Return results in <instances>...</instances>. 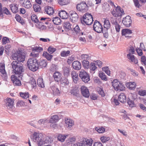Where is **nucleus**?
<instances>
[{
  "instance_id": "obj_9",
  "label": "nucleus",
  "mask_w": 146,
  "mask_h": 146,
  "mask_svg": "<svg viewBox=\"0 0 146 146\" xmlns=\"http://www.w3.org/2000/svg\"><path fill=\"white\" fill-rule=\"evenodd\" d=\"M122 22L126 27H129L131 26L132 23L131 17L129 15L126 16L123 18Z\"/></svg>"
},
{
  "instance_id": "obj_38",
  "label": "nucleus",
  "mask_w": 146,
  "mask_h": 146,
  "mask_svg": "<svg viewBox=\"0 0 146 146\" xmlns=\"http://www.w3.org/2000/svg\"><path fill=\"white\" fill-rule=\"evenodd\" d=\"M127 102L129 106L133 107L134 106V102L133 100H131L129 98H128L127 99Z\"/></svg>"
},
{
  "instance_id": "obj_31",
  "label": "nucleus",
  "mask_w": 146,
  "mask_h": 146,
  "mask_svg": "<svg viewBox=\"0 0 146 146\" xmlns=\"http://www.w3.org/2000/svg\"><path fill=\"white\" fill-rule=\"evenodd\" d=\"M64 75L65 77H68L70 74V69L69 67H65L64 69Z\"/></svg>"
},
{
  "instance_id": "obj_7",
  "label": "nucleus",
  "mask_w": 146,
  "mask_h": 146,
  "mask_svg": "<svg viewBox=\"0 0 146 146\" xmlns=\"http://www.w3.org/2000/svg\"><path fill=\"white\" fill-rule=\"evenodd\" d=\"M93 30L98 33H103V28L100 22L97 20H95L93 25Z\"/></svg>"
},
{
  "instance_id": "obj_13",
  "label": "nucleus",
  "mask_w": 146,
  "mask_h": 146,
  "mask_svg": "<svg viewBox=\"0 0 146 146\" xmlns=\"http://www.w3.org/2000/svg\"><path fill=\"white\" fill-rule=\"evenodd\" d=\"M132 33V31L128 29H123L121 31V34L122 36H125L126 38H131V36H127V35H129Z\"/></svg>"
},
{
  "instance_id": "obj_54",
  "label": "nucleus",
  "mask_w": 146,
  "mask_h": 146,
  "mask_svg": "<svg viewBox=\"0 0 146 146\" xmlns=\"http://www.w3.org/2000/svg\"><path fill=\"white\" fill-rule=\"evenodd\" d=\"M90 70L92 71H94L96 69L97 67L96 66V64L94 62H91L90 65Z\"/></svg>"
},
{
  "instance_id": "obj_57",
  "label": "nucleus",
  "mask_w": 146,
  "mask_h": 146,
  "mask_svg": "<svg viewBox=\"0 0 146 146\" xmlns=\"http://www.w3.org/2000/svg\"><path fill=\"white\" fill-rule=\"evenodd\" d=\"M104 4L105 5L103 8L105 9V11H107L109 10L110 9L109 4L107 3H104Z\"/></svg>"
},
{
  "instance_id": "obj_24",
  "label": "nucleus",
  "mask_w": 146,
  "mask_h": 146,
  "mask_svg": "<svg viewBox=\"0 0 146 146\" xmlns=\"http://www.w3.org/2000/svg\"><path fill=\"white\" fill-rule=\"evenodd\" d=\"M67 77H64L62 78L60 80V84L62 86H64L68 85L69 82Z\"/></svg>"
},
{
  "instance_id": "obj_41",
  "label": "nucleus",
  "mask_w": 146,
  "mask_h": 146,
  "mask_svg": "<svg viewBox=\"0 0 146 146\" xmlns=\"http://www.w3.org/2000/svg\"><path fill=\"white\" fill-rule=\"evenodd\" d=\"M34 11L35 12H39L40 11L41 9L40 6L38 5L34 4L33 7Z\"/></svg>"
},
{
  "instance_id": "obj_55",
  "label": "nucleus",
  "mask_w": 146,
  "mask_h": 146,
  "mask_svg": "<svg viewBox=\"0 0 146 146\" xmlns=\"http://www.w3.org/2000/svg\"><path fill=\"white\" fill-rule=\"evenodd\" d=\"M110 137L103 136L101 137L100 139L103 143H105L110 139Z\"/></svg>"
},
{
  "instance_id": "obj_47",
  "label": "nucleus",
  "mask_w": 146,
  "mask_h": 146,
  "mask_svg": "<svg viewBox=\"0 0 146 146\" xmlns=\"http://www.w3.org/2000/svg\"><path fill=\"white\" fill-rule=\"evenodd\" d=\"M71 94L77 97L79 95V91L77 89H74L71 90Z\"/></svg>"
},
{
  "instance_id": "obj_42",
  "label": "nucleus",
  "mask_w": 146,
  "mask_h": 146,
  "mask_svg": "<svg viewBox=\"0 0 146 146\" xmlns=\"http://www.w3.org/2000/svg\"><path fill=\"white\" fill-rule=\"evenodd\" d=\"M30 83L31 85H32V87L34 88H36V82L35 80L33 77L31 78Z\"/></svg>"
},
{
  "instance_id": "obj_11",
  "label": "nucleus",
  "mask_w": 146,
  "mask_h": 146,
  "mask_svg": "<svg viewBox=\"0 0 146 146\" xmlns=\"http://www.w3.org/2000/svg\"><path fill=\"white\" fill-rule=\"evenodd\" d=\"M81 93L82 96L86 98H88L90 96V93L88 88L84 86H82L80 88Z\"/></svg>"
},
{
  "instance_id": "obj_22",
  "label": "nucleus",
  "mask_w": 146,
  "mask_h": 146,
  "mask_svg": "<svg viewBox=\"0 0 146 146\" xmlns=\"http://www.w3.org/2000/svg\"><path fill=\"white\" fill-rule=\"evenodd\" d=\"M13 13H17L18 10V5L17 4H11L9 5Z\"/></svg>"
},
{
  "instance_id": "obj_40",
  "label": "nucleus",
  "mask_w": 146,
  "mask_h": 146,
  "mask_svg": "<svg viewBox=\"0 0 146 146\" xmlns=\"http://www.w3.org/2000/svg\"><path fill=\"white\" fill-rule=\"evenodd\" d=\"M99 76L103 80L107 81L108 80L106 76L105 73L102 72H100L99 73Z\"/></svg>"
},
{
  "instance_id": "obj_50",
  "label": "nucleus",
  "mask_w": 146,
  "mask_h": 146,
  "mask_svg": "<svg viewBox=\"0 0 146 146\" xmlns=\"http://www.w3.org/2000/svg\"><path fill=\"white\" fill-rule=\"evenodd\" d=\"M2 44H5L6 43L10 42L9 39L7 37H4L3 38L2 40Z\"/></svg>"
},
{
  "instance_id": "obj_19",
  "label": "nucleus",
  "mask_w": 146,
  "mask_h": 146,
  "mask_svg": "<svg viewBox=\"0 0 146 146\" xmlns=\"http://www.w3.org/2000/svg\"><path fill=\"white\" fill-rule=\"evenodd\" d=\"M61 74L58 72H56L54 73L53 77L55 81L57 82L61 80Z\"/></svg>"
},
{
  "instance_id": "obj_12",
  "label": "nucleus",
  "mask_w": 146,
  "mask_h": 146,
  "mask_svg": "<svg viewBox=\"0 0 146 146\" xmlns=\"http://www.w3.org/2000/svg\"><path fill=\"white\" fill-rule=\"evenodd\" d=\"M11 79L15 86H19L21 85V81L15 75H12L11 76Z\"/></svg>"
},
{
  "instance_id": "obj_25",
  "label": "nucleus",
  "mask_w": 146,
  "mask_h": 146,
  "mask_svg": "<svg viewBox=\"0 0 146 146\" xmlns=\"http://www.w3.org/2000/svg\"><path fill=\"white\" fill-rule=\"evenodd\" d=\"M22 3V6L27 8H29L32 6L31 2L29 0H24Z\"/></svg>"
},
{
  "instance_id": "obj_3",
  "label": "nucleus",
  "mask_w": 146,
  "mask_h": 146,
  "mask_svg": "<svg viewBox=\"0 0 146 146\" xmlns=\"http://www.w3.org/2000/svg\"><path fill=\"white\" fill-rule=\"evenodd\" d=\"M38 60L35 58H29L27 62L28 68L33 71H35L38 69Z\"/></svg>"
},
{
  "instance_id": "obj_63",
  "label": "nucleus",
  "mask_w": 146,
  "mask_h": 146,
  "mask_svg": "<svg viewBox=\"0 0 146 146\" xmlns=\"http://www.w3.org/2000/svg\"><path fill=\"white\" fill-rule=\"evenodd\" d=\"M66 123L68 125V127H71L74 125V123L72 120H70L69 121H67Z\"/></svg>"
},
{
  "instance_id": "obj_27",
  "label": "nucleus",
  "mask_w": 146,
  "mask_h": 146,
  "mask_svg": "<svg viewBox=\"0 0 146 146\" xmlns=\"http://www.w3.org/2000/svg\"><path fill=\"white\" fill-rule=\"evenodd\" d=\"M126 85L127 87L131 90L135 89L136 86V84L134 82L127 83Z\"/></svg>"
},
{
  "instance_id": "obj_37",
  "label": "nucleus",
  "mask_w": 146,
  "mask_h": 146,
  "mask_svg": "<svg viewBox=\"0 0 146 146\" xmlns=\"http://www.w3.org/2000/svg\"><path fill=\"white\" fill-rule=\"evenodd\" d=\"M58 4L61 5H67L69 3V0H58Z\"/></svg>"
},
{
  "instance_id": "obj_4",
  "label": "nucleus",
  "mask_w": 146,
  "mask_h": 146,
  "mask_svg": "<svg viewBox=\"0 0 146 146\" xmlns=\"http://www.w3.org/2000/svg\"><path fill=\"white\" fill-rule=\"evenodd\" d=\"M110 26L109 21L106 19L104 22V28L103 30V37L107 39L108 38V30L110 28Z\"/></svg>"
},
{
  "instance_id": "obj_49",
  "label": "nucleus",
  "mask_w": 146,
  "mask_h": 146,
  "mask_svg": "<svg viewBox=\"0 0 146 146\" xmlns=\"http://www.w3.org/2000/svg\"><path fill=\"white\" fill-rule=\"evenodd\" d=\"M56 50V48H54L51 46H49L47 49V50L48 52L50 54H52Z\"/></svg>"
},
{
  "instance_id": "obj_60",
  "label": "nucleus",
  "mask_w": 146,
  "mask_h": 146,
  "mask_svg": "<svg viewBox=\"0 0 146 146\" xmlns=\"http://www.w3.org/2000/svg\"><path fill=\"white\" fill-rule=\"evenodd\" d=\"M135 50L138 54L139 56H141L143 54V53L142 50L141 49H140L139 48H137Z\"/></svg>"
},
{
  "instance_id": "obj_26",
  "label": "nucleus",
  "mask_w": 146,
  "mask_h": 146,
  "mask_svg": "<svg viewBox=\"0 0 146 146\" xmlns=\"http://www.w3.org/2000/svg\"><path fill=\"white\" fill-rule=\"evenodd\" d=\"M42 55L48 61L51 60L53 57V55H51L50 54H49L46 51H44L43 52Z\"/></svg>"
},
{
  "instance_id": "obj_53",
  "label": "nucleus",
  "mask_w": 146,
  "mask_h": 146,
  "mask_svg": "<svg viewBox=\"0 0 146 146\" xmlns=\"http://www.w3.org/2000/svg\"><path fill=\"white\" fill-rule=\"evenodd\" d=\"M119 82L117 79H114L113 81L111 82V84L115 90L116 88V86L118 85V83Z\"/></svg>"
},
{
  "instance_id": "obj_23",
  "label": "nucleus",
  "mask_w": 146,
  "mask_h": 146,
  "mask_svg": "<svg viewBox=\"0 0 146 146\" xmlns=\"http://www.w3.org/2000/svg\"><path fill=\"white\" fill-rule=\"evenodd\" d=\"M71 75L74 82L76 83L79 79L78 73L74 71H72L71 73Z\"/></svg>"
},
{
  "instance_id": "obj_62",
  "label": "nucleus",
  "mask_w": 146,
  "mask_h": 146,
  "mask_svg": "<svg viewBox=\"0 0 146 146\" xmlns=\"http://www.w3.org/2000/svg\"><path fill=\"white\" fill-rule=\"evenodd\" d=\"M60 92L59 90L57 88L54 91L53 93V94L54 96L58 95L59 96L60 94Z\"/></svg>"
},
{
  "instance_id": "obj_16",
  "label": "nucleus",
  "mask_w": 146,
  "mask_h": 146,
  "mask_svg": "<svg viewBox=\"0 0 146 146\" xmlns=\"http://www.w3.org/2000/svg\"><path fill=\"white\" fill-rule=\"evenodd\" d=\"M58 14L60 17L62 19H67L68 17V14L64 10H62L59 11Z\"/></svg>"
},
{
  "instance_id": "obj_64",
  "label": "nucleus",
  "mask_w": 146,
  "mask_h": 146,
  "mask_svg": "<svg viewBox=\"0 0 146 146\" xmlns=\"http://www.w3.org/2000/svg\"><path fill=\"white\" fill-rule=\"evenodd\" d=\"M139 93L140 95L144 96L146 95V90H142L141 91H139Z\"/></svg>"
},
{
  "instance_id": "obj_43",
  "label": "nucleus",
  "mask_w": 146,
  "mask_h": 146,
  "mask_svg": "<svg viewBox=\"0 0 146 146\" xmlns=\"http://www.w3.org/2000/svg\"><path fill=\"white\" fill-rule=\"evenodd\" d=\"M16 21L18 22H19L22 25L24 24V22L23 21V20L21 16L18 14H16L15 17Z\"/></svg>"
},
{
  "instance_id": "obj_45",
  "label": "nucleus",
  "mask_w": 146,
  "mask_h": 146,
  "mask_svg": "<svg viewBox=\"0 0 146 146\" xmlns=\"http://www.w3.org/2000/svg\"><path fill=\"white\" fill-rule=\"evenodd\" d=\"M31 19L33 22L38 23L39 22V21L37 19V16L35 14H33L31 17Z\"/></svg>"
},
{
  "instance_id": "obj_58",
  "label": "nucleus",
  "mask_w": 146,
  "mask_h": 146,
  "mask_svg": "<svg viewBox=\"0 0 146 146\" xmlns=\"http://www.w3.org/2000/svg\"><path fill=\"white\" fill-rule=\"evenodd\" d=\"M115 10L116 11V13H117L118 12H120L122 14H124L123 9L118 6H117V7L115 8Z\"/></svg>"
},
{
  "instance_id": "obj_48",
  "label": "nucleus",
  "mask_w": 146,
  "mask_h": 146,
  "mask_svg": "<svg viewBox=\"0 0 146 146\" xmlns=\"http://www.w3.org/2000/svg\"><path fill=\"white\" fill-rule=\"evenodd\" d=\"M20 95L22 98L24 99H27L29 98V93L28 92L23 93L21 92L20 93Z\"/></svg>"
},
{
  "instance_id": "obj_56",
  "label": "nucleus",
  "mask_w": 146,
  "mask_h": 146,
  "mask_svg": "<svg viewBox=\"0 0 146 146\" xmlns=\"http://www.w3.org/2000/svg\"><path fill=\"white\" fill-rule=\"evenodd\" d=\"M127 57L128 59H129L131 61L130 62H133V60L135 58V56L133 55H131L130 53H129L127 55Z\"/></svg>"
},
{
  "instance_id": "obj_6",
  "label": "nucleus",
  "mask_w": 146,
  "mask_h": 146,
  "mask_svg": "<svg viewBox=\"0 0 146 146\" xmlns=\"http://www.w3.org/2000/svg\"><path fill=\"white\" fill-rule=\"evenodd\" d=\"M79 76L82 80L85 83H88L90 80L89 74L84 70H81L80 72Z\"/></svg>"
},
{
  "instance_id": "obj_35",
  "label": "nucleus",
  "mask_w": 146,
  "mask_h": 146,
  "mask_svg": "<svg viewBox=\"0 0 146 146\" xmlns=\"http://www.w3.org/2000/svg\"><path fill=\"white\" fill-rule=\"evenodd\" d=\"M37 83L39 87L42 88L44 87V83L43 82V80L42 78H39L37 80Z\"/></svg>"
},
{
  "instance_id": "obj_29",
  "label": "nucleus",
  "mask_w": 146,
  "mask_h": 146,
  "mask_svg": "<svg viewBox=\"0 0 146 146\" xmlns=\"http://www.w3.org/2000/svg\"><path fill=\"white\" fill-rule=\"evenodd\" d=\"M125 88L124 84L119 82L118 85L116 86L115 90L119 91H122L124 90Z\"/></svg>"
},
{
  "instance_id": "obj_14",
  "label": "nucleus",
  "mask_w": 146,
  "mask_h": 146,
  "mask_svg": "<svg viewBox=\"0 0 146 146\" xmlns=\"http://www.w3.org/2000/svg\"><path fill=\"white\" fill-rule=\"evenodd\" d=\"M44 12L49 15H52L54 13V10L52 7L47 6L44 8Z\"/></svg>"
},
{
  "instance_id": "obj_46",
  "label": "nucleus",
  "mask_w": 146,
  "mask_h": 146,
  "mask_svg": "<svg viewBox=\"0 0 146 146\" xmlns=\"http://www.w3.org/2000/svg\"><path fill=\"white\" fill-rule=\"evenodd\" d=\"M64 26L67 29V30H72V29L71 27V24L68 21L64 23Z\"/></svg>"
},
{
  "instance_id": "obj_28",
  "label": "nucleus",
  "mask_w": 146,
  "mask_h": 146,
  "mask_svg": "<svg viewBox=\"0 0 146 146\" xmlns=\"http://www.w3.org/2000/svg\"><path fill=\"white\" fill-rule=\"evenodd\" d=\"M74 31L77 34H78L79 35H83V33L82 31L81 30L78 25H77L73 29Z\"/></svg>"
},
{
  "instance_id": "obj_30",
  "label": "nucleus",
  "mask_w": 146,
  "mask_h": 146,
  "mask_svg": "<svg viewBox=\"0 0 146 146\" xmlns=\"http://www.w3.org/2000/svg\"><path fill=\"white\" fill-rule=\"evenodd\" d=\"M67 136H68V135L59 134L57 137L59 141L63 142L65 141Z\"/></svg>"
},
{
  "instance_id": "obj_21",
  "label": "nucleus",
  "mask_w": 146,
  "mask_h": 146,
  "mask_svg": "<svg viewBox=\"0 0 146 146\" xmlns=\"http://www.w3.org/2000/svg\"><path fill=\"white\" fill-rule=\"evenodd\" d=\"M118 100L121 103H125L126 102V96L123 93H121L118 97Z\"/></svg>"
},
{
  "instance_id": "obj_59",
  "label": "nucleus",
  "mask_w": 146,
  "mask_h": 146,
  "mask_svg": "<svg viewBox=\"0 0 146 146\" xmlns=\"http://www.w3.org/2000/svg\"><path fill=\"white\" fill-rule=\"evenodd\" d=\"M5 14L6 15L10 14V12L8 9L6 7H3L2 9V13L3 15V13Z\"/></svg>"
},
{
  "instance_id": "obj_10",
  "label": "nucleus",
  "mask_w": 146,
  "mask_h": 146,
  "mask_svg": "<svg viewBox=\"0 0 146 146\" xmlns=\"http://www.w3.org/2000/svg\"><path fill=\"white\" fill-rule=\"evenodd\" d=\"M72 21L73 23L77 22L78 20V15L76 12L74 11H70L68 14Z\"/></svg>"
},
{
  "instance_id": "obj_17",
  "label": "nucleus",
  "mask_w": 146,
  "mask_h": 146,
  "mask_svg": "<svg viewBox=\"0 0 146 146\" xmlns=\"http://www.w3.org/2000/svg\"><path fill=\"white\" fill-rule=\"evenodd\" d=\"M72 67L74 69L79 70L81 68V63L78 61H74L72 63Z\"/></svg>"
},
{
  "instance_id": "obj_18",
  "label": "nucleus",
  "mask_w": 146,
  "mask_h": 146,
  "mask_svg": "<svg viewBox=\"0 0 146 146\" xmlns=\"http://www.w3.org/2000/svg\"><path fill=\"white\" fill-rule=\"evenodd\" d=\"M93 17L91 13H85L83 16L82 18H81L80 21L81 23L84 22L85 21L88 19H92Z\"/></svg>"
},
{
  "instance_id": "obj_34",
  "label": "nucleus",
  "mask_w": 146,
  "mask_h": 146,
  "mask_svg": "<svg viewBox=\"0 0 146 146\" xmlns=\"http://www.w3.org/2000/svg\"><path fill=\"white\" fill-rule=\"evenodd\" d=\"M52 21L55 25H59L60 24L61 19L58 17H56L53 18Z\"/></svg>"
},
{
  "instance_id": "obj_15",
  "label": "nucleus",
  "mask_w": 146,
  "mask_h": 146,
  "mask_svg": "<svg viewBox=\"0 0 146 146\" xmlns=\"http://www.w3.org/2000/svg\"><path fill=\"white\" fill-rule=\"evenodd\" d=\"M6 106L9 108H12L13 106L14 100L10 98H7L5 101Z\"/></svg>"
},
{
  "instance_id": "obj_51",
  "label": "nucleus",
  "mask_w": 146,
  "mask_h": 146,
  "mask_svg": "<svg viewBox=\"0 0 146 146\" xmlns=\"http://www.w3.org/2000/svg\"><path fill=\"white\" fill-rule=\"evenodd\" d=\"M97 91L98 94L101 95L102 97H104L105 96V93L103 88H98Z\"/></svg>"
},
{
  "instance_id": "obj_20",
  "label": "nucleus",
  "mask_w": 146,
  "mask_h": 146,
  "mask_svg": "<svg viewBox=\"0 0 146 146\" xmlns=\"http://www.w3.org/2000/svg\"><path fill=\"white\" fill-rule=\"evenodd\" d=\"M37 63L38 69L39 67L44 68L46 67L47 64L46 60H41L39 61L38 60Z\"/></svg>"
},
{
  "instance_id": "obj_61",
  "label": "nucleus",
  "mask_w": 146,
  "mask_h": 146,
  "mask_svg": "<svg viewBox=\"0 0 146 146\" xmlns=\"http://www.w3.org/2000/svg\"><path fill=\"white\" fill-rule=\"evenodd\" d=\"M58 67L57 65L55 64H52L51 67V70L53 71H55L58 69Z\"/></svg>"
},
{
  "instance_id": "obj_8",
  "label": "nucleus",
  "mask_w": 146,
  "mask_h": 146,
  "mask_svg": "<svg viewBox=\"0 0 146 146\" xmlns=\"http://www.w3.org/2000/svg\"><path fill=\"white\" fill-rule=\"evenodd\" d=\"M81 140L79 141L81 144V146H92L93 141L92 139L90 138L88 139L87 138H83Z\"/></svg>"
},
{
  "instance_id": "obj_36",
  "label": "nucleus",
  "mask_w": 146,
  "mask_h": 146,
  "mask_svg": "<svg viewBox=\"0 0 146 146\" xmlns=\"http://www.w3.org/2000/svg\"><path fill=\"white\" fill-rule=\"evenodd\" d=\"M95 130L100 133H103L105 131V129L102 126H98L95 128Z\"/></svg>"
},
{
  "instance_id": "obj_52",
  "label": "nucleus",
  "mask_w": 146,
  "mask_h": 146,
  "mask_svg": "<svg viewBox=\"0 0 146 146\" xmlns=\"http://www.w3.org/2000/svg\"><path fill=\"white\" fill-rule=\"evenodd\" d=\"M43 50L42 47H36L34 48L32 50V51L34 52H40Z\"/></svg>"
},
{
  "instance_id": "obj_1",
  "label": "nucleus",
  "mask_w": 146,
  "mask_h": 146,
  "mask_svg": "<svg viewBox=\"0 0 146 146\" xmlns=\"http://www.w3.org/2000/svg\"><path fill=\"white\" fill-rule=\"evenodd\" d=\"M12 57L13 60L17 61H13L11 64L14 72L15 74L21 75L23 71V64L20 63L23 62L25 60V53L21 51H17L13 54Z\"/></svg>"
},
{
  "instance_id": "obj_33",
  "label": "nucleus",
  "mask_w": 146,
  "mask_h": 146,
  "mask_svg": "<svg viewBox=\"0 0 146 146\" xmlns=\"http://www.w3.org/2000/svg\"><path fill=\"white\" fill-rule=\"evenodd\" d=\"M59 118V116L58 115H54L52 116L50 119L49 122L52 123H55L58 121Z\"/></svg>"
},
{
  "instance_id": "obj_44",
  "label": "nucleus",
  "mask_w": 146,
  "mask_h": 146,
  "mask_svg": "<svg viewBox=\"0 0 146 146\" xmlns=\"http://www.w3.org/2000/svg\"><path fill=\"white\" fill-rule=\"evenodd\" d=\"M70 51L69 50L63 51L61 52L60 55L62 57H66L70 54Z\"/></svg>"
},
{
  "instance_id": "obj_32",
  "label": "nucleus",
  "mask_w": 146,
  "mask_h": 146,
  "mask_svg": "<svg viewBox=\"0 0 146 146\" xmlns=\"http://www.w3.org/2000/svg\"><path fill=\"white\" fill-rule=\"evenodd\" d=\"M82 65L85 69H88L90 68V62L88 60L84 59L82 61Z\"/></svg>"
},
{
  "instance_id": "obj_39",
  "label": "nucleus",
  "mask_w": 146,
  "mask_h": 146,
  "mask_svg": "<svg viewBox=\"0 0 146 146\" xmlns=\"http://www.w3.org/2000/svg\"><path fill=\"white\" fill-rule=\"evenodd\" d=\"M93 21V18L88 19H86V21H85L84 22H82L81 23L83 24H86L87 25H90L92 23Z\"/></svg>"
},
{
  "instance_id": "obj_5",
  "label": "nucleus",
  "mask_w": 146,
  "mask_h": 146,
  "mask_svg": "<svg viewBox=\"0 0 146 146\" xmlns=\"http://www.w3.org/2000/svg\"><path fill=\"white\" fill-rule=\"evenodd\" d=\"M88 6L85 1H83L76 5V8L77 10L82 12H85L88 10Z\"/></svg>"
},
{
  "instance_id": "obj_2",
  "label": "nucleus",
  "mask_w": 146,
  "mask_h": 146,
  "mask_svg": "<svg viewBox=\"0 0 146 146\" xmlns=\"http://www.w3.org/2000/svg\"><path fill=\"white\" fill-rule=\"evenodd\" d=\"M31 138L34 142H37V144L38 146H42L43 144L51 142L50 141L51 139L48 137H46L44 140L43 137L41 135L40 136L39 133L36 132H34L31 136Z\"/></svg>"
}]
</instances>
